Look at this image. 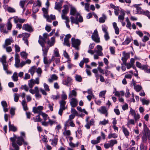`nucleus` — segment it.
Masks as SVG:
<instances>
[{
	"label": "nucleus",
	"instance_id": "f257e3e1",
	"mask_svg": "<svg viewBox=\"0 0 150 150\" xmlns=\"http://www.w3.org/2000/svg\"><path fill=\"white\" fill-rule=\"evenodd\" d=\"M70 18L72 23H74L76 25H79V22L81 23L83 21L82 17L79 13H76L75 18L71 16L70 17Z\"/></svg>",
	"mask_w": 150,
	"mask_h": 150
},
{
	"label": "nucleus",
	"instance_id": "f03ea898",
	"mask_svg": "<svg viewBox=\"0 0 150 150\" xmlns=\"http://www.w3.org/2000/svg\"><path fill=\"white\" fill-rule=\"evenodd\" d=\"M71 41L72 47L75 48L76 49L78 50L79 49V46L81 43V40L79 39H75L74 38H72L71 39Z\"/></svg>",
	"mask_w": 150,
	"mask_h": 150
},
{
	"label": "nucleus",
	"instance_id": "7ed1b4c3",
	"mask_svg": "<svg viewBox=\"0 0 150 150\" xmlns=\"http://www.w3.org/2000/svg\"><path fill=\"white\" fill-rule=\"evenodd\" d=\"M13 136V137H11L10 138V140L11 142L12 146L14 148L15 150H19V147L16 142V140L17 138L16 135L14 134Z\"/></svg>",
	"mask_w": 150,
	"mask_h": 150
},
{
	"label": "nucleus",
	"instance_id": "20e7f679",
	"mask_svg": "<svg viewBox=\"0 0 150 150\" xmlns=\"http://www.w3.org/2000/svg\"><path fill=\"white\" fill-rule=\"evenodd\" d=\"M92 40L96 43L100 42V38L99 37L98 32L96 29L95 30L91 36Z\"/></svg>",
	"mask_w": 150,
	"mask_h": 150
},
{
	"label": "nucleus",
	"instance_id": "39448f33",
	"mask_svg": "<svg viewBox=\"0 0 150 150\" xmlns=\"http://www.w3.org/2000/svg\"><path fill=\"white\" fill-rule=\"evenodd\" d=\"M22 29L30 33L33 32L34 30L32 26L28 23L24 24L22 27Z\"/></svg>",
	"mask_w": 150,
	"mask_h": 150
},
{
	"label": "nucleus",
	"instance_id": "423d86ee",
	"mask_svg": "<svg viewBox=\"0 0 150 150\" xmlns=\"http://www.w3.org/2000/svg\"><path fill=\"white\" fill-rule=\"evenodd\" d=\"M63 8L64 9L62 10V13L61 15L62 18L63 17L67 16H66V15L67 14L69 11V8L67 5H64L63 6Z\"/></svg>",
	"mask_w": 150,
	"mask_h": 150
},
{
	"label": "nucleus",
	"instance_id": "0eeeda50",
	"mask_svg": "<svg viewBox=\"0 0 150 150\" xmlns=\"http://www.w3.org/2000/svg\"><path fill=\"white\" fill-rule=\"evenodd\" d=\"M39 38L38 42L42 47L43 48L45 47V44L46 43V39L40 35H39Z\"/></svg>",
	"mask_w": 150,
	"mask_h": 150
},
{
	"label": "nucleus",
	"instance_id": "6e6552de",
	"mask_svg": "<svg viewBox=\"0 0 150 150\" xmlns=\"http://www.w3.org/2000/svg\"><path fill=\"white\" fill-rule=\"evenodd\" d=\"M98 111L100 113L105 115L106 117H107L108 115L107 110L105 106H102L99 109Z\"/></svg>",
	"mask_w": 150,
	"mask_h": 150
},
{
	"label": "nucleus",
	"instance_id": "1a4fd4ad",
	"mask_svg": "<svg viewBox=\"0 0 150 150\" xmlns=\"http://www.w3.org/2000/svg\"><path fill=\"white\" fill-rule=\"evenodd\" d=\"M14 21L16 23H17L18 22L20 23H23L25 21V19L19 18L18 17L16 16L14 18Z\"/></svg>",
	"mask_w": 150,
	"mask_h": 150
},
{
	"label": "nucleus",
	"instance_id": "9d476101",
	"mask_svg": "<svg viewBox=\"0 0 150 150\" xmlns=\"http://www.w3.org/2000/svg\"><path fill=\"white\" fill-rule=\"evenodd\" d=\"M94 120L93 119H91L90 122H87L86 125H85V127L87 129H89L91 126L94 125Z\"/></svg>",
	"mask_w": 150,
	"mask_h": 150
},
{
	"label": "nucleus",
	"instance_id": "9b49d317",
	"mask_svg": "<svg viewBox=\"0 0 150 150\" xmlns=\"http://www.w3.org/2000/svg\"><path fill=\"white\" fill-rule=\"evenodd\" d=\"M8 126L9 130H11L13 132H15L17 130V128L14 126L13 124H11L10 121H9Z\"/></svg>",
	"mask_w": 150,
	"mask_h": 150
},
{
	"label": "nucleus",
	"instance_id": "f8f14e48",
	"mask_svg": "<svg viewBox=\"0 0 150 150\" xmlns=\"http://www.w3.org/2000/svg\"><path fill=\"white\" fill-rule=\"evenodd\" d=\"M17 140L16 141V143L20 146L22 145V142H24V139L22 136L19 137L17 138Z\"/></svg>",
	"mask_w": 150,
	"mask_h": 150
},
{
	"label": "nucleus",
	"instance_id": "ddd939ff",
	"mask_svg": "<svg viewBox=\"0 0 150 150\" xmlns=\"http://www.w3.org/2000/svg\"><path fill=\"white\" fill-rule=\"evenodd\" d=\"M70 103L72 107H76L78 104V101L77 100L73 98H71V101Z\"/></svg>",
	"mask_w": 150,
	"mask_h": 150
},
{
	"label": "nucleus",
	"instance_id": "4468645a",
	"mask_svg": "<svg viewBox=\"0 0 150 150\" xmlns=\"http://www.w3.org/2000/svg\"><path fill=\"white\" fill-rule=\"evenodd\" d=\"M67 127H69V126H65L64 124V127L65 131L63 133V134L64 136H69L71 135V133L70 131L69 130H67Z\"/></svg>",
	"mask_w": 150,
	"mask_h": 150
},
{
	"label": "nucleus",
	"instance_id": "2eb2a0df",
	"mask_svg": "<svg viewBox=\"0 0 150 150\" xmlns=\"http://www.w3.org/2000/svg\"><path fill=\"white\" fill-rule=\"evenodd\" d=\"M51 41H50V40H48L47 42V43L49 45L50 47L53 46L54 44L55 43V38L52 37L51 38Z\"/></svg>",
	"mask_w": 150,
	"mask_h": 150
},
{
	"label": "nucleus",
	"instance_id": "dca6fc26",
	"mask_svg": "<svg viewBox=\"0 0 150 150\" xmlns=\"http://www.w3.org/2000/svg\"><path fill=\"white\" fill-rule=\"evenodd\" d=\"M125 13L123 11H121V14L118 16V19L120 21H122L124 20V16Z\"/></svg>",
	"mask_w": 150,
	"mask_h": 150
},
{
	"label": "nucleus",
	"instance_id": "f3484780",
	"mask_svg": "<svg viewBox=\"0 0 150 150\" xmlns=\"http://www.w3.org/2000/svg\"><path fill=\"white\" fill-rule=\"evenodd\" d=\"M75 116V115L72 114H71L69 115V119L67 120L66 121L65 123V126H69V125H68V123L69 122V120H72L74 118Z\"/></svg>",
	"mask_w": 150,
	"mask_h": 150
},
{
	"label": "nucleus",
	"instance_id": "a211bd4d",
	"mask_svg": "<svg viewBox=\"0 0 150 150\" xmlns=\"http://www.w3.org/2000/svg\"><path fill=\"white\" fill-rule=\"evenodd\" d=\"M54 57L53 56H52V59H50L48 60L47 59V57H44L43 61L44 63L46 64L49 65L50 63H51L52 59Z\"/></svg>",
	"mask_w": 150,
	"mask_h": 150
},
{
	"label": "nucleus",
	"instance_id": "6ab92c4d",
	"mask_svg": "<svg viewBox=\"0 0 150 150\" xmlns=\"http://www.w3.org/2000/svg\"><path fill=\"white\" fill-rule=\"evenodd\" d=\"M132 40V38H130L129 37H127L125 41L122 42V45H127L129 44L130 42Z\"/></svg>",
	"mask_w": 150,
	"mask_h": 150
},
{
	"label": "nucleus",
	"instance_id": "aec40b11",
	"mask_svg": "<svg viewBox=\"0 0 150 150\" xmlns=\"http://www.w3.org/2000/svg\"><path fill=\"white\" fill-rule=\"evenodd\" d=\"M122 131L125 136L127 138L129 135V133L127 129L124 127H122Z\"/></svg>",
	"mask_w": 150,
	"mask_h": 150
},
{
	"label": "nucleus",
	"instance_id": "412c9836",
	"mask_svg": "<svg viewBox=\"0 0 150 150\" xmlns=\"http://www.w3.org/2000/svg\"><path fill=\"white\" fill-rule=\"evenodd\" d=\"M66 102L64 100H61L59 102L60 104V108H62L63 110H65L66 108L65 107Z\"/></svg>",
	"mask_w": 150,
	"mask_h": 150
},
{
	"label": "nucleus",
	"instance_id": "4be33fe9",
	"mask_svg": "<svg viewBox=\"0 0 150 150\" xmlns=\"http://www.w3.org/2000/svg\"><path fill=\"white\" fill-rule=\"evenodd\" d=\"M62 7V3H55L54 9L57 10H60Z\"/></svg>",
	"mask_w": 150,
	"mask_h": 150
},
{
	"label": "nucleus",
	"instance_id": "5701e85b",
	"mask_svg": "<svg viewBox=\"0 0 150 150\" xmlns=\"http://www.w3.org/2000/svg\"><path fill=\"white\" fill-rule=\"evenodd\" d=\"M39 115H41L43 117L44 121H46L47 118L49 119V117H48L47 115L45 113L40 112H39Z\"/></svg>",
	"mask_w": 150,
	"mask_h": 150
},
{
	"label": "nucleus",
	"instance_id": "b1692460",
	"mask_svg": "<svg viewBox=\"0 0 150 150\" xmlns=\"http://www.w3.org/2000/svg\"><path fill=\"white\" fill-rule=\"evenodd\" d=\"M139 4H135L133 6L136 8V10H137V12L141 14L142 13V10L141 7L139 6Z\"/></svg>",
	"mask_w": 150,
	"mask_h": 150
},
{
	"label": "nucleus",
	"instance_id": "393cba45",
	"mask_svg": "<svg viewBox=\"0 0 150 150\" xmlns=\"http://www.w3.org/2000/svg\"><path fill=\"white\" fill-rule=\"evenodd\" d=\"M13 42V40H12V39H11L10 38L7 39L5 41V45L6 46H7L10 45L11 42Z\"/></svg>",
	"mask_w": 150,
	"mask_h": 150
},
{
	"label": "nucleus",
	"instance_id": "a878e982",
	"mask_svg": "<svg viewBox=\"0 0 150 150\" xmlns=\"http://www.w3.org/2000/svg\"><path fill=\"white\" fill-rule=\"evenodd\" d=\"M117 135L116 133H110L108 134V139H110L112 138L115 139L117 138Z\"/></svg>",
	"mask_w": 150,
	"mask_h": 150
},
{
	"label": "nucleus",
	"instance_id": "bb28decb",
	"mask_svg": "<svg viewBox=\"0 0 150 150\" xmlns=\"http://www.w3.org/2000/svg\"><path fill=\"white\" fill-rule=\"evenodd\" d=\"M134 88L137 92L140 91L142 88V86L140 85H136V84L134 86Z\"/></svg>",
	"mask_w": 150,
	"mask_h": 150
},
{
	"label": "nucleus",
	"instance_id": "cd10ccee",
	"mask_svg": "<svg viewBox=\"0 0 150 150\" xmlns=\"http://www.w3.org/2000/svg\"><path fill=\"white\" fill-rule=\"evenodd\" d=\"M148 66L147 65H142L141 68L140 69L144 70L145 72L149 73V72H148V71L150 70V69H148Z\"/></svg>",
	"mask_w": 150,
	"mask_h": 150
},
{
	"label": "nucleus",
	"instance_id": "c85d7f7f",
	"mask_svg": "<svg viewBox=\"0 0 150 150\" xmlns=\"http://www.w3.org/2000/svg\"><path fill=\"white\" fill-rule=\"evenodd\" d=\"M102 16V17L99 18V22L100 23H104L105 22V19L106 18V16L105 14H103Z\"/></svg>",
	"mask_w": 150,
	"mask_h": 150
},
{
	"label": "nucleus",
	"instance_id": "c756f323",
	"mask_svg": "<svg viewBox=\"0 0 150 150\" xmlns=\"http://www.w3.org/2000/svg\"><path fill=\"white\" fill-rule=\"evenodd\" d=\"M12 78L13 81H17L18 80L17 73L15 72L12 76Z\"/></svg>",
	"mask_w": 150,
	"mask_h": 150
},
{
	"label": "nucleus",
	"instance_id": "7c9ffc66",
	"mask_svg": "<svg viewBox=\"0 0 150 150\" xmlns=\"http://www.w3.org/2000/svg\"><path fill=\"white\" fill-rule=\"evenodd\" d=\"M142 142L144 143H146L147 142V137L146 134L144 133L142 137Z\"/></svg>",
	"mask_w": 150,
	"mask_h": 150
},
{
	"label": "nucleus",
	"instance_id": "2f4dec72",
	"mask_svg": "<svg viewBox=\"0 0 150 150\" xmlns=\"http://www.w3.org/2000/svg\"><path fill=\"white\" fill-rule=\"evenodd\" d=\"M6 9L7 10L9 13H15L16 12V10L14 8L11 7H7Z\"/></svg>",
	"mask_w": 150,
	"mask_h": 150
},
{
	"label": "nucleus",
	"instance_id": "473e14b6",
	"mask_svg": "<svg viewBox=\"0 0 150 150\" xmlns=\"http://www.w3.org/2000/svg\"><path fill=\"white\" fill-rule=\"evenodd\" d=\"M57 137V135H56L54 137V139H52V142L51 143L53 145V144H54L56 145L57 144L58 141V138Z\"/></svg>",
	"mask_w": 150,
	"mask_h": 150
},
{
	"label": "nucleus",
	"instance_id": "72a5a7b5",
	"mask_svg": "<svg viewBox=\"0 0 150 150\" xmlns=\"http://www.w3.org/2000/svg\"><path fill=\"white\" fill-rule=\"evenodd\" d=\"M76 9L74 7H72L70 10V14L74 16L76 13Z\"/></svg>",
	"mask_w": 150,
	"mask_h": 150
},
{
	"label": "nucleus",
	"instance_id": "f704fd0d",
	"mask_svg": "<svg viewBox=\"0 0 150 150\" xmlns=\"http://www.w3.org/2000/svg\"><path fill=\"white\" fill-rule=\"evenodd\" d=\"M102 29L103 31L105 33H108L107 30L108 29V27L105 24L102 26Z\"/></svg>",
	"mask_w": 150,
	"mask_h": 150
},
{
	"label": "nucleus",
	"instance_id": "c9c22d12",
	"mask_svg": "<svg viewBox=\"0 0 150 150\" xmlns=\"http://www.w3.org/2000/svg\"><path fill=\"white\" fill-rule=\"evenodd\" d=\"M27 2L26 0H22L21 1L19 2V5L22 8H23L24 5L25 3Z\"/></svg>",
	"mask_w": 150,
	"mask_h": 150
},
{
	"label": "nucleus",
	"instance_id": "e433bc0d",
	"mask_svg": "<svg viewBox=\"0 0 150 150\" xmlns=\"http://www.w3.org/2000/svg\"><path fill=\"white\" fill-rule=\"evenodd\" d=\"M135 124L134 120L131 119H130L127 122V125L129 127V126L130 125H134Z\"/></svg>",
	"mask_w": 150,
	"mask_h": 150
},
{
	"label": "nucleus",
	"instance_id": "4c0bfd02",
	"mask_svg": "<svg viewBox=\"0 0 150 150\" xmlns=\"http://www.w3.org/2000/svg\"><path fill=\"white\" fill-rule=\"evenodd\" d=\"M108 120H106L105 119H104L103 121H100L99 123V125H105L108 123Z\"/></svg>",
	"mask_w": 150,
	"mask_h": 150
},
{
	"label": "nucleus",
	"instance_id": "58836bf2",
	"mask_svg": "<svg viewBox=\"0 0 150 150\" xmlns=\"http://www.w3.org/2000/svg\"><path fill=\"white\" fill-rule=\"evenodd\" d=\"M19 55L18 54H15V63L16 64H18L20 62V59L19 58Z\"/></svg>",
	"mask_w": 150,
	"mask_h": 150
},
{
	"label": "nucleus",
	"instance_id": "ea45409f",
	"mask_svg": "<svg viewBox=\"0 0 150 150\" xmlns=\"http://www.w3.org/2000/svg\"><path fill=\"white\" fill-rule=\"evenodd\" d=\"M32 10L33 13H35L39 11V9L36 6H34L32 7Z\"/></svg>",
	"mask_w": 150,
	"mask_h": 150
},
{
	"label": "nucleus",
	"instance_id": "a19ab883",
	"mask_svg": "<svg viewBox=\"0 0 150 150\" xmlns=\"http://www.w3.org/2000/svg\"><path fill=\"white\" fill-rule=\"evenodd\" d=\"M35 84L33 79H31L30 80V83H28V85L30 88H32L34 86Z\"/></svg>",
	"mask_w": 150,
	"mask_h": 150
},
{
	"label": "nucleus",
	"instance_id": "79ce46f5",
	"mask_svg": "<svg viewBox=\"0 0 150 150\" xmlns=\"http://www.w3.org/2000/svg\"><path fill=\"white\" fill-rule=\"evenodd\" d=\"M76 80L78 82H81L82 81V79L81 76L76 75L75 76Z\"/></svg>",
	"mask_w": 150,
	"mask_h": 150
},
{
	"label": "nucleus",
	"instance_id": "37998d69",
	"mask_svg": "<svg viewBox=\"0 0 150 150\" xmlns=\"http://www.w3.org/2000/svg\"><path fill=\"white\" fill-rule=\"evenodd\" d=\"M147 146L145 145L143 143H141L140 146V150H146L147 149Z\"/></svg>",
	"mask_w": 150,
	"mask_h": 150
},
{
	"label": "nucleus",
	"instance_id": "c03bdc74",
	"mask_svg": "<svg viewBox=\"0 0 150 150\" xmlns=\"http://www.w3.org/2000/svg\"><path fill=\"white\" fill-rule=\"evenodd\" d=\"M4 69L6 71L7 74L10 73L7 69L8 65L6 63L3 64Z\"/></svg>",
	"mask_w": 150,
	"mask_h": 150
},
{
	"label": "nucleus",
	"instance_id": "a18cd8bd",
	"mask_svg": "<svg viewBox=\"0 0 150 150\" xmlns=\"http://www.w3.org/2000/svg\"><path fill=\"white\" fill-rule=\"evenodd\" d=\"M106 92V91H103L100 92L99 93V97H103L104 98H105V95Z\"/></svg>",
	"mask_w": 150,
	"mask_h": 150
},
{
	"label": "nucleus",
	"instance_id": "49530a36",
	"mask_svg": "<svg viewBox=\"0 0 150 150\" xmlns=\"http://www.w3.org/2000/svg\"><path fill=\"white\" fill-rule=\"evenodd\" d=\"M12 25L10 21L8 22L7 24V28L8 30H10L11 29Z\"/></svg>",
	"mask_w": 150,
	"mask_h": 150
},
{
	"label": "nucleus",
	"instance_id": "de8ad7c7",
	"mask_svg": "<svg viewBox=\"0 0 150 150\" xmlns=\"http://www.w3.org/2000/svg\"><path fill=\"white\" fill-rule=\"evenodd\" d=\"M117 143V140H112L110 141V143L111 146L112 147L115 144H116Z\"/></svg>",
	"mask_w": 150,
	"mask_h": 150
},
{
	"label": "nucleus",
	"instance_id": "09e8293b",
	"mask_svg": "<svg viewBox=\"0 0 150 150\" xmlns=\"http://www.w3.org/2000/svg\"><path fill=\"white\" fill-rule=\"evenodd\" d=\"M40 115H39L37 116L35 118L34 117L33 118L34 121L35 122H40L42 120V119L41 120L40 119Z\"/></svg>",
	"mask_w": 150,
	"mask_h": 150
},
{
	"label": "nucleus",
	"instance_id": "8fccbe9b",
	"mask_svg": "<svg viewBox=\"0 0 150 150\" xmlns=\"http://www.w3.org/2000/svg\"><path fill=\"white\" fill-rule=\"evenodd\" d=\"M20 96L18 93H15L14 95V100L16 102H18V101Z\"/></svg>",
	"mask_w": 150,
	"mask_h": 150
},
{
	"label": "nucleus",
	"instance_id": "3c124183",
	"mask_svg": "<svg viewBox=\"0 0 150 150\" xmlns=\"http://www.w3.org/2000/svg\"><path fill=\"white\" fill-rule=\"evenodd\" d=\"M71 113L73 114V115L79 116V115L77 112L74 108H71Z\"/></svg>",
	"mask_w": 150,
	"mask_h": 150
},
{
	"label": "nucleus",
	"instance_id": "603ef678",
	"mask_svg": "<svg viewBox=\"0 0 150 150\" xmlns=\"http://www.w3.org/2000/svg\"><path fill=\"white\" fill-rule=\"evenodd\" d=\"M141 101L143 105H147L149 104L150 102L149 100H147L145 99H142Z\"/></svg>",
	"mask_w": 150,
	"mask_h": 150
},
{
	"label": "nucleus",
	"instance_id": "864d4df0",
	"mask_svg": "<svg viewBox=\"0 0 150 150\" xmlns=\"http://www.w3.org/2000/svg\"><path fill=\"white\" fill-rule=\"evenodd\" d=\"M21 55L22 57H23L24 58L26 59L27 58L28 54L25 52H21Z\"/></svg>",
	"mask_w": 150,
	"mask_h": 150
},
{
	"label": "nucleus",
	"instance_id": "5fc2aeb1",
	"mask_svg": "<svg viewBox=\"0 0 150 150\" xmlns=\"http://www.w3.org/2000/svg\"><path fill=\"white\" fill-rule=\"evenodd\" d=\"M123 57L126 58H127V59L129 58L130 57V53H126L124 51L123 52Z\"/></svg>",
	"mask_w": 150,
	"mask_h": 150
},
{
	"label": "nucleus",
	"instance_id": "6e6d98bb",
	"mask_svg": "<svg viewBox=\"0 0 150 150\" xmlns=\"http://www.w3.org/2000/svg\"><path fill=\"white\" fill-rule=\"evenodd\" d=\"M60 98V95H57L56 96L54 95H52L51 96V98L54 100H57L59 99Z\"/></svg>",
	"mask_w": 150,
	"mask_h": 150
},
{
	"label": "nucleus",
	"instance_id": "4d7b16f0",
	"mask_svg": "<svg viewBox=\"0 0 150 150\" xmlns=\"http://www.w3.org/2000/svg\"><path fill=\"white\" fill-rule=\"evenodd\" d=\"M0 61L1 62H2V64L6 63V57L5 56H3L2 58L0 59Z\"/></svg>",
	"mask_w": 150,
	"mask_h": 150
},
{
	"label": "nucleus",
	"instance_id": "13d9d810",
	"mask_svg": "<svg viewBox=\"0 0 150 150\" xmlns=\"http://www.w3.org/2000/svg\"><path fill=\"white\" fill-rule=\"evenodd\" d=\"M110 50L111 54H114L115 52V48L114 47H111L110 48Z\"/></svg>",
	"mask_w": 150,
	"mask_h": 150
},
{
	"label": "nucleus",
	"instance_id": "bf43d9fd",
	"mask_svg": "<svg viewBox=\"0 0 150 150\" xmlns=\"http://www.w3.org/2000/svg\"><path fill=\"white\" fill-rule=\"evenodd\" d=\"M145 126L146 127V134L149 135L148 139L149 140H150V131L149 130V129L147 127L146 125H145Z\"/></svg>",
	"mask_w": 150,
	"mask_h": 150
},
{
	"label": "nucleus",
	"instance_id": "052dcab7",
	"mask_svg": "<svg viewBox=\"0 0 150 150\" xmlns=\"http://www.w3.org/2000/svg\"><path fill=\"white\" fill-rule=\"evenodd\" d=\"M62 19L65 20L66 21H65V23L66 24V23H69L70 21L69 18V17L68 16H66L65 17H63L62 18Z\"/></svg>",
	"mask_w": 150,
	"mask_h": 150
},
{
	"label": "nucleus",
	"instance_id": "680f3d73",
	"mask_svg": "<svg viewBox=\"0 0 150 150\" xmlns=\"http://www.w3.org/2000/svg\"><path fill=\"white\" fill-rule=\"evenodd\" d=\"M122 108L123 110H125L128 108V106L127 103H125L122 106Z\"/></svg>",
	"mask_w": 150,
	"mask_h": 150
},
{
	"label": "nucleus",
	"instance_id": "e2e57ef3",
	"mask_svg": "<svg viewBox=\"0 0 150 150\" xmlns=\"http://www.w3.org/2000/svg\"><path fill=\"white\" fill-rule=\"evenodd\" d=\"M104 37L106 41H108L109 39L110 38L109 35L108 33H105L104 35Z\"/></svg>",
	"mask_w": 150,
	"mask_h": 150
},
{
	"label": "nucleus",
	"instance_id": "0e129e2a",
	"mask_svg": "<svg viewBox=\"0 0 150 150\" xmlns=\"http://www.w3.org/2000/svg\"><path fill=\"white\" fill-rule=\"evenodd\" d=\"M89 4L88 3H86L85 4V10L88 12L89 11Z\"/></svg>",
	"mask_w": 150,
	"mask_h": 150
},
{
	"label": "nucleus",
	"instance_id": "69168bd1",
	"mask_svg": "<svg viewBox=\"0 0 150 150\" xmlns=\"http://www.w3.org/2000/svg\"><path fill=\"white\" fill-rule=\"evenodd\" d=\"M133 116L135 121L138 120L140 118V116L138 114L136 113Z\"/></svg>",
	"mask_w": 150,
	"mask_h": 150
},
{
	"label": "nucleus",
	"instance_id": "338daca9",
	"mask_svg": "<svg viewBox=\"0 0 150 150\" xmlns=\"http://www.w3.org/2000/svg\"><path fill=\"white\" fill-rule=\"evenodd\" d=\"M15 51L16 52H18L20 51V48L18 45H16L15 46Z\"/></svg>",
	"mask_w": 150,
	"mask_h": 150
},
{
	"label": "nucleus",
	"instance_id": "774afa93",
	"mask_svg": "<svg viewBox=\"0 0 150 150\" xmlns=\"http://www.w3.org/2000/svg\"><path fill=\"white\" fill-rule=\"evenodd\" d=\"M44 87L45 91H50L49 86L45 83L44 84Z\"/></svg>",
	"mask_w": 150,
	"mask_h": 150
}]
</instances>
